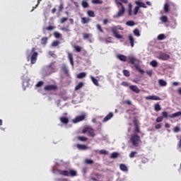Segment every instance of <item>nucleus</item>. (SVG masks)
Segmentation results:
<instances>
[{"label":"nucleus","mask_w":181,"mask_h":181,"mask_svg":"<svg viewBox=\"0 0 181 181\" xmlns=\"http://www.w3.org/2000/svg\"><path fill=\"white\" fill-rule=\"evenodd\" d=\"M88 16H90V18H94L95 16V13L94 11L89 10L87 11Z\"/></svg>","instance_id":"34"},{"label":"nucleus","mask_w":181,"mask_h":181,"mask_svg":"<svg viewBox=\"0 0 181 181\" xmlns=\"http://www.w3.org/2000/svg\"><path fill=\"white\" fill-rule=\"evenodd\" d=\"M74 49L76 50L77 53H80V52H81V47L78 45H74Z\"/></svg>","instance_id":"37"},{"label":"nucleus","mask_w":181,"mask_h":181,"mask_svg":"<svg viewBox=\"0 0 181 181\" xmlns=\"http://www.w3.org/2000/svg\"><path fill=\"white\" fill-rule=\"evenodd\" d=\"M114 117V114L112 112H110L107 115H106L103 120V122H107V121H110V119Z\"/></svg>","instance_id":"14"},{"label":"nucleus","mask_w":181,"mask_h":181,"mask_svg":"<svg viewBox=\"0 0 181 181\" xmlns=\"http://www.w3.org/2000/svg\"><path fill=\"white\" fill-rule=\"evenodd\" d=\"M138 12H139V7H137L136 6L133 11V13L134 16H136L138 15Z\"/></svg>","instance_id":"46"},{"label":"nucleus","mask_w":181,"mask_h":181,"mask_svg":"<svg viewBox=\"0 0 181 181\" xmlns=\"http://www.w3.org/2000/svg\"><path fill=\"white\" fill-rule=\"evenodd\" d=\"M92 4H95V5H97L98 4H103V1H101V0H93Z\"/></svg>","instance_id":"55"},{"label":"nucleus","mask_w":181,"mask_h":181,"mask_svg":"<svg viewBox=\"0 0 181 181\" xmlns=\"http://www.w3.org/2000/svg\"><path fill=\"white\" fill-rule=\"evenodd\" d=\"M129 40L131 47H134V42H135V40L134 39V36H132V34L129 35Z\"/></svg>","instance_id":"21"},{"label":"nucleus","mask_w":181,"mask_h":181,"mask_svg":"<svg viewBox=\"0 0 181 181\" xmlns=\"http://www.w3.org/2000/svg\"><path fill=\"white\" fill-rule=\"evenodd\" d=\"M138 119L134 118L133 119V123L134 125V134H139L141 132V130H139V124Z\"/></svg>","instance_id":"8"},{"label":"nucleus","mask_w":181,"mask_h":181,"mask_svg":"<svg viewBox=\"0 0 181 181\" xmlns=\"http://www.w3.org/2000/svg\"><path fill=\"white\" fill-rule=\"evenodd\" d=\"M57 172L62 176H71V177L77 176V171L73 169H70L69 170H57Z\"/></svg>","instance_id":"3"},{"label":"nucleus","mask_w":181,"mask_h":181,"mask_svg":"<svg viewBox=\"0 0 181 181\" xmlns=\"http://www.w3.org/2000/svg\"><path fill=\"white\" fill-rule=\"evenodd\" d=\"M82 133L83 134H87L88 133V136H92L93 138L94 136H95V132H94V130L91 127H85L82 130Z\"/></svg>","instance_id":"6"},{"label":"nucleus","mask_w":181,"mask_h":181,"mask_svg":"<svg viewBox=\"0 0 181 181\" xmlns=\"http://www.w3.org/2000/svg\"><path fill=\"white\" fill-rule=\"evenodd\" d=\"M90 79L92 81V83H93V84L95 85L97 87L100 86V84H98V80L95 79L94 76H90Z\"/></svg>","instance_id":"23"},{"label":"nucleus","mask_w":181,"mask_h":181,"mask_svg":"<svg viewBox=\"0 0 181 181\" xmlns=\"http://www.w3.org/2000/svg\"><path fill=\"white\" fill-rule=\"evenodd\" d=\"M85 119H86V116L84 115L78 116L73 119V122L74 124H77V122H80L81 121H84Z\"/></svg>","instance_id":"12"},{"label":"nucleus","mask_w":181,"mask_h":181,"mask_svg":"<svg viewBox=\"0 0 181 181\" xmlns=\"http://www.w3.org/2000/svg\"><path fill=\"white\" fill-rule=\"evenodd\" d=\"M86 163H88V165H93V163H94V161L91 159H86Z\"/></svg>","instance_id":"54"},{"label":"nucleus","mask_w":181,"mask_h":181,"mask_svg":"<svg viewBox=\"0 0 181 181\" xmlns=\"http://www.w3.org/2000/svg\"><path fill=\"white\" fill-rule=\"evenodd\" d=\"M86 74L84 72H81L79 74H78L77 75V78H84V77H86Z\"/></svg>","instance_id":"35"},{"label":"nucleus","mask_w":181,"mask_h":181,"mask_svg":"<svg viewBox=\"0 0 181 181\" xmlns=\"http://www.w3.org/2000/svg\"><path fill=\"white\" fill-rule=\"evenodd\" d=\"M165 39H166V37L164 35V34H160L158 35V40H163Z\"/></svg>","instance_id":"43"},{"label":"nucleus","mask_w":181,"mask_h":181,"mask_svg":"<svg viewBox=\"0 0 181 181\" xmlns=\"http://www.w3.org/2000/svg\"><path fill=\"white\" fill-rule=\"evenodd\" d=\"M119 169L123 172H127V170H128V168L127 167V165H125V164H120Z\"/></svg>","instance_id":"27"},{"label":"nucleus","mask_w":181,"mask_h":181,"mask_svg":"<svg viewBox=\"0 0 181 181\" xmlns=\"http://www.w3.org/2000/svg\"><path fill=\"white\" fill-rule=\"evenodd\" d=\"M47 40H49V38H47V37H43L41 39V45L45 46V45L47 43Z\"/></svg>","instance_id":"31"},{"label":"nucleus","mask_w":181,"mask_h":181,"mask_svg":"<svg viewBox=\"0 0 181 181\" xmlns=\"http://www.w3.org/2000/svg\"><path fill=\"white\" fill-rule=\"evenodd\" d=\"M111 30L114 36L116 37V39H122V35L118 34V31L117 30V27L111 28Z\"/></svg>","instance_id":"10"},{"label":"nucleus","mask_w":181,"mask_h":181,"mask_svg":"<svg viewBox=\"0 0 181 181\" xmlns=\"http://www.w3.org/2000/svg\"><path fill=\"white\" fill-rule=\"evenodd\" d=\"M162 110V107H160V105L159 103H156L154 105V110L156 111V112H159Z\"/></svg>","instance_id":"24"},{"label":"nucleus","mask_w":181,"mask_h":181,"mask_svg":"<svg viewBox=\"0 0 181 181\" xmlns=\"http://www.w3.org/2000/svg\"><path fill=\"white\" fill-rule=\"evenodd\" d=\"M134 35H135V36L139 37L141 36V33H139V30H138V28H136L133 31Z\"/></svg>","instance_id":"38"},{"label":"nucleus","mask_w":181,"mask_h":181,"mask_svg":"<svg viewBox=\"0 0 181 181\" xmlns=\"http://www.w3.org/2000/svg\"><path fill=\"white\" fill-rule=\"evenodd\" d=\"M84 86V83L82 82H79L78 85L75 87V90L77 91V90H80V88H82Z\"/></svg>","instance_id":"32"},{"label":"nucleus","mask_w":181,"mask_h":181,"mask_svg":"<svg viewBox=\"0 0 181 181\" xmlns=\"http://www.w3.org/2000/svg\"><path fill=\"white\" fill-rule=\"evenodd\" d=\"M151 66H152V67H158V62H156V60H153L150 62Z\"/></svg>","instance_id":"40"},{"label":"nucleus","mask_w":181,"mask_h":181,"mask_svg":"<svg viewBox=\"0 0 181 181\" xmlns=\"http://www.w3.org/2000/svg\"><path fill=\"white\" fill-rule=\"evenodd\" d=\"M83 39H88V37L91 36V35L88 33H83Z\"/></svg>","instance_id":"56"},{"label":"nucleus","mask_w":181,"mask_h":181,"mask_svg":"<svg viewBox=\"0 0 181 181\" xmlns=\"http://www.w3.org/2000/svg\"><path fill=\"white\" fill-rule=\"evenodd\" d=\"M76 148H78L79 151H86V149H88V147L84 144H76Z\"/></svg>","instance_id":"16"},{"label":"nucleus","mask_w":181,"mask_h":181,"mask_svg":"<svg viewBox=\"0 0 181 181\" xmlns=\"http://www.w3.org/2000/svg\"><path fill=\"white\" fill-rule=\"evenodd\" d=\"M169 8H170L169 4H168V3H165V4H164V12H165V13H169Z\"/></svg>","instance_id":"33"},{"label":"nucleus","mask_w":181,"mask_h":181,"mask_svg":"<svg viewBox=\"0 0 181 181\" xmlns=\"http://www.w3.org/2000/svg\"><path fill=\"white\" fill-rule=\"evenodd\" d=\"M130 142H132L133 146H139V144L141 142V136H139L138 134H132L130 137Z\"/></svg>","instance_id":"4"},{"label":"nucleus","mask_w":181,"mask_h":181,"mask_svg":"<svg viewBox=\"0 0 181 181\" xmlns=\"http://www.w3.org/2000/svg\"><path fill=\"white\" fill-rule=\"evenodd\" d=\"M67 18L63 17L60 19V23H64V22H67Z\"/></svg>","instance_id":"57"},{"label":"nucleus","mask_w":181,"mask_h":181,"mask_svg":"<svg viewBox=\"0 0 181 181\" xmlns=\"http://www.w3.org/2000/svg\"><path fill=\"white\" fill-rule=\"evenodd\" d=\"M158 84L160 86V87H166V86H168V83L163 79H159Z\"/></svg>","instance_id":"18"},{"label":"nucleus","mask_w":181,"mask_h":181,"mask_svg":"<svg viewBox=\"0 0 181 181\" xmlns=\"http://www.w3.org/2000/svg\"><path fill=\"white\" fill-rule=\"evenodd\" d=\"M136 153H138L136 151L131 152L129 154V158H135V155H136Z\"/></svg>","instance_id":"52"},{"label":"nucleus","mask_w":181,"mask_h":181,"mask_svg":"<svg viewBox=\"0 0 181 181\" xmlns=\"http://www.w3.org/2000/svg\"><path fill=\"white\" fill-rule=\"evenodd\" d=\"M156 129H160L162 128V125L160 124H157L155 126Z\"/></svg>","instance_id":"63"},{"label":"nucleus","mask_w":181,"mask_h":181,"mask_svg":"<svg viewBox=\"0 0 181 181\" xmlns=\"http://www.w3.org/2000/svg\"><path fill=\"white\" fill-rule=\"evenodd\" d=\"M43 84H44V82L42 81H40L35 85V87H42V86H43Z\"/></svg>","instance_id":"53"},{"label":"nucleus","mask_w":181,"mask_h":181,"mask_svg":"<svg viewBox=\"0 0 181 181\" xmlns=\"http://www.w3.org/2000/svg\"><path fill=\"white\" fill-rule=\"evenodd\" d=\"M63 9H64V6L63 5V4H61L59 6V12H62L63 11Z\"/></svg>","instance_id":"62"},{"label":"nucleus","mask_w":181,"mask_h":181,"mask_svg":"<svg viewBox=\"0 0 181 181\" xmlns=\"http://www.w3.org/2000/svg\"><path fill=\"white\" fill-rule=\"evenodd\" d=\"M173 131H174V132H180V127H174Z\"/></svg>","instance_id":"61"},{"label":"nucleus","mask_w":181,"mask_h":181,"mask_svg":"<svg viewBox=\"0 0 181 181\" xmlns=\"http://www.w3.org/2000/svg\"><path fill=\"white\" fill-rule=\"evenodd\" d=\"M61 30H64V32H69V27H64L61 28Z\"/></svg>","instance_id":"64"},{"label":"nucleus","mask_w":181,"mask_h":181,"mask_svg":"<svg viewBox=\"0 0 181 181\" xmlns=\"http://www.w3.org/2000/svg\"><path fill=\"white\" fill-rule=\"evenodd\" d=\"M123 74H124V76H125V77H129V76H130L129 71H128L127 69H124Z\"/></svg>","instance_id":"44"},{"label":"nucleus","mask_w":181,"mask_h":181,"mask_svg":"<svg viewBox=\"0 0 181 181\" xmlns=\"http://www.w3.org/2000/svg\"><path fill=\"white\" fill-rule=\"evenodd\" d=\"M62 71H63L64 74H69V69H67V66L64 64L62 66Z\"/></svg>","instance_id":"22"},{"label":"nucleus","mask_w":181,"mask_h":181,"mask_svg":"<svg viewBox=\"0 0 181 181\" xmlns=\"http://www.w3.org/2000/svg\"><path fill=\"white\" fill-rule=\"evenodd\" d=\"M44 90H45V91H56V90H57V86L47 85L45 86Z\"/></svg>","instance_id":"9"},{"label":"nucleus","mask_w":181,"mask_h":181,"mask_svg":"<svg viewBox=\"0 0 181 181\" xmlns=\"http://www.w3.org/2000/svg\"><path fill=\"white\" fill-rule=\"evenodd\" d=\"M129 89L133 91V93H136V94H139L141 90L139 89L138 86L135 85H132L129 86Z\"/></svg>","instance_id":"13"},{"label":"nucleus","mask_w":181,"mask_h":181,"mask_svg":"<svg viewBox=\"0 0 181 181\" xmlns=\"http://www.w3.org/2000/svg\"><path fill=\"white\" fill-rule=\"evenodd\" d=\"M126 25L127 26H135V22H134V21H128Z\"/></svg>","instance_id":"36"},{"label":"nucleus","mask_w":181,"mask_h":181,"mask_svg":"<svg viewBox=\"0 0 181 181\" xmlns=\"http://www.w3.org/2000/svg\"><path fill=\"white\" fill-rule=\"evenodd\" d=\"M157 57L159 59V60L166 61L170 59V55L163 52H160Z\"/></svg>","instance_id":"7"},{"label":"nucleus","mask_w":181,"mask_h":181,"mask_svg":"<svg viewBox=\"0 0 181 181\" xmlns=\"http://www.w3.org/2000/svg\"><path fill=\"white\" fill-rule=\"evenodd\" d=\"M60 45V42L58 41V40H55L52 43V46L53 47H56L57 46L59 45Z\"/></svg>","instance_id":"45"},{"label":"nucleus","mask_w":181,"mask_h":181,"mask_svg":"<svg viewBox=\"0 0 181 181\" xmlns=\"http://www.w3.org/2000/svg\"><path fill=\"white\" fill-rule=\"evenodd\" d=\"M54 37H56V39L62 38V34H60V33H59V32H54Z\"/></svg>","instance_id":"39"},{"label":"nucleus","mask_w":181,"mask_h":181,"mask_svg":"<svg viewBox=\"0 0 181 181\" xmlns=\"http://www.w3.org/2000/svg\"><path fill=\"white\" fill-rule=\"evenodd\" d=\"M146 100H154V101H159L160 100H162L160 97L157 96V95H149V96H146Z\"/></svg>","instance_id":"11"},{"label":"nucleus","mask_w":181,"mask_h":181,"mask_svg":"<svg viewBox=\"0 0 181 181\" xmlns=\"http://www.w3.org/2000/svg\"><path fill=\"white\" fill-rule=\"evenodd\" d=\"M115 2L118 8H121V9L119 10V11L117 13V18H121V16H124V13H125V7L124 6V4H122V2L115 0Z\"/></svg>","instance_id":"5"},{"label":"nucleus","mask_w":181,"mask_h":181,"mask_svg":"<svg viewBox=\"0 0 181 181\" xmlns=\"http://www.w3.org/2000/svg\"><path fill=\"white\" fill-rule=\"evenodd\" d=\"M146 73V74H148V76H149V77H152V74H153V71H152V69L147 70Z\"/></svg>","instance_id":"51"},{"label":"nucleus","mask_w":181,"mask_h":181,"mask_svg":"<svg viewBox=\"0 0 181 181\" xmlns=\"http://www.w3.org/2000/svg\"><path fill=\"white\" fill-rule=\"evenodd\" d=\"M121 85L123 86V87H128V86H129V83L127 81H122Z\"/></svg>","instance_id":"58"},{"label":"nucleus","mask_w":181,"mask_h":181,"mask_svg":"<svg viewBox=\"0 0 181 181\" xmlns=\"http://www.w3.org/2000/svg\"><path fill=\"white\" fill-rule=\"evenodd\" d=\"M135 4H136V5H137V7H139V8H148V6H146L145 3H144L142 1H135Z\"/></svg>","instance_id":"15"},{"label":"nucleus","mask_w":181,"mask_h":181,"mask_svg":"<svg viewBox=\"0 0 181 181\" xmlns=\"http://www.w3.org/2000/svg\"><path fill=\"white\" fill-rule=\"evenodd\" d=\"M117 57L119 59V60H120V62H127V56L125 55L118 54Z\"/></svg>","instance_id":"19"},{"label":"nucleus","mask_w":181,"mask_h":181,"mask_svg":"<svg viewBox=\"0 0 181 181\" xmlns=\"http://www.w3.org/2000/svg\"><path fill=\"white\" fill-rule=\"evenodd\" d=\"M181 111L176 112L175 113H173L168 116V118H177V117H180Z\"/></svg>","instance_id":"17"},{"label":"nucleus","mask_w":181,"mask_h":181,"mask_svg":"<svg viewBox=\"0 0 181 181\" xmlns=\"http://www.w3.org/2000/svg\"><path fill=\"white\" fill-rule=\"evenodd\" d=\"M60 121L62 124H69V118L66 117H60Z\"/></svg>","instance_id":"26"},{"label":"nucleus","mask_w":181,"mask_h":181,"mask_svg":"<svg viewBox=\"0 0 181 181\" xmlns=\"http://www.w3.org/2000/svg\"><path fill=\"white\" fill-rule=\"evenodd\" d=\"M88 22H90V19L88 18H81V23H83V25H86V23H88Z\"/></svg>","instance_id":"30"},{"label":"nucleus","mask_w":181,"mask_h":181,"mask_svg":"<svg viewBox=\"0 0 181 181\" xmlns=\"http://www.w3.org/2000/svg\"><path fill=\"white\" fill-rule=\"evenodd\" d=\"M69 60L71 64V66H74V62L73 60V54L69 53L68 54Z\"/></svg>","instance_id":"25"},{"label":"nucleus","mask_w":181,"mask_h":181,"mask_svg":"<svg viewBox=\"0 0 181 181\" xmlns=\"http://www.w3.org/2000/svg\"><path fill=\"white\" fill-rule=\"evenodd\" d=\"M110 158H111V159H115V158H118V153H117V152L112 153Z\"/></svg>","instance_id":"41"},{"label":"nucleus","mask_w":181,"mask_h":181,"mask_svg":"<svg viewBox=\"0 0 181 181\" xmlns=\"http://www.w3.org/2000/svg\"><path fill=\"white\" fill-rule=\"evenodd\" d=\"M161 115L163 118H168L169 117V113H168L166 111H164L161 113Z\"/></svg>","instance_id":"42"},{"label":"nucleus","mask_w":181,"mask_h":181,"mask_svg":"<svg viewBox=\"0 0 181 181\" xmlns=\"http://www.w3.org/2000/svg\"><path fill=\"white\" fill-rule=\"evenodd\" d=\"M56 27L53 26V25H49L48 27H47L46 30H53Z\"/></svg>","instance_id":"60"},{"label":"nucleus","mask_w":181,"mask_h":181,"mask_svg":"<svg viewBox=\"0 0 181 181\" xmlns=\"http://www.w3.org/2000/svg\"><path fill=\"white\" fill-rule=\"evenodd\" d=\"M35 50L36 48L33 47L31 50L28 49L26 51L27 59L28 60L30 59L31 64H35V63H36V61L37 60V56H39V53H37V52Z\"/></svg>","instance_id":"1"},{"label":"nucleus","mask_w":181,"mask_h":181,"mask_svg":"<svg viewBox=\"0 0 181 181\" xmlns=\"http://www.w3.org/2000/svg\"><path fill=\"white\" fill-rule=\"evenodd\" d=\"M96 28H97L98 30H99V32H100L101 33H103V32H104V30H103V28L101 27V25L97 24Z\"/></svg>","instance_id":"50"},{"label":"nucleus","mask_w":181,"mask_h":181,"mask_svg":"<svg viewBox=\"0 0 181 181\" xmlns=\"http://www.w3.org/2000/svg\"><path fill=\"white\" fill-rule=\"evenodd\" d=\"M128 15L129 16H132V4L131 3L129 4Z\"/></svg>","instance_id":"29"},{"label":"nucleus","mask_w":181,"mask_h":181,"mask_svg":"<svg viewBox=\"0 0 181 181\" xmlns=\"http://www.w3.org/2000/svg\"><path fill=\"white\" fill-rule=\"evenodd\" d=\"M129 63L134 65V68L136 69V70H138V71H139L141 74H144V73H145V71H144V69L139 68V60L138 59L134 57H129Z\"/></svg>","instance_id":"2"},{"label":"nucleus","mask_w":181,"mask_h":181,"mask_svg":"<svg viewBox=\"0 0 181 181\" xmlns=\"http://www.w3.org/2000/svg\"><path fill=\"white\" fill-rule=\"evenodd\" d=\"M100 155H108V151L107 150L102 149L99 151Z\"/></svg>","instance_id":"49"},{"label":"nucleus","mask_w":181,"mask_h":181,"mask_svg":"<svg viewBox=\"0 0 181 181\" xmlns=\"http://www.w3.org/2000/svg\"><path fill=\"white\" fill-rule=\"evenodd\" d=\"M77 138L78 141H81V142H87V141H88V139L86 136H79Z\"/></svg>","instance_id":"28"},{"label":"nucleus","mask_w":181,"mask_h":181,"mask_svg":"<svg viewBox=\"0 0 181 181\" xmlns=\"http://www.w3.org/2000/svg\"><path fill=\"white\" fill-rule=\"evenodd\" d=\"M156 122H162V121H163V118L162 117V116L160 117H158L156 119Z\"/></svg>","instance_id":"59"},{"label":"nucleus","mask_w":181,"mask_h":181,"mask_svg":"<svg viewBox=\"0 0 181 181\" xmlns=\"http://www.w3.org/2000/svg\"><path fill=\"white\" fill-rule=\"evenodd\" d=\"M160 21H162L163 23H166V22H168V17L163 16L160 17Z\"/></svg>","instance_id":"48"},{"label":"nucleus","mask_w":181,"mask_h":181,"mask_svg":"<svg viewBox=\"0 0 181 181\" xmlns=\"http://www.w3.org/2000/svg\"><path fill=\"white\" fill-rule=\"evenodd\" d=\"M48 68L50 69L52 71V73H56V65H54V63H51L49 66Z\"/></svg>","instance_id":"20"},{"label":"nucleus","mask_w":181,"mask_h":181,"mask_svg":"<svg viewBox=\"0 0 181 181\" xmlns=\"http://www.w3.org/2000/svg\"><path fill=\"white\" fill-rule=\"evenodd\" d=\"M81 5H82L83 8H88V3L86 1H83L81 2Z\"/></svg>","instance_id":"47"}]
</instances>
